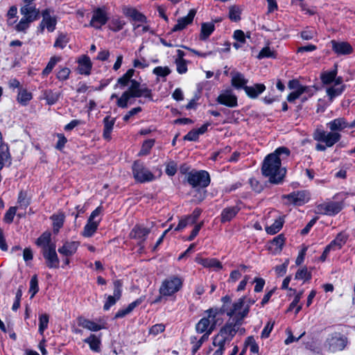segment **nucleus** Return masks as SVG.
Listing matches in <instances>:
<instances>
[{"label": "nucleus", "instance_id": "1", "mask_svg": "<svg viewBox=\"0 0 355 355\" xmlns=\"http://www.w3.org/2000/svg\"><path fill=\"white\" fill-rule=\"evenodd\" d=\"M289 155L290 150L287 148L279 147L265 157L261 171L270 182L278 184L282 182L286 174V169L281 166L282 160Z\"/></svg>", "mask_w": 355, "mask_h": 355}, {"label": "nucleus", "instance_id": "2", "mask_svg": "<svg viewBox=\"0 0 355 355\" xmlns=\"http://www.w3.org/2000/svg\"><path fill=\"white\" fill-rule=\"evenodd\" d=\"M348 122L343 117L336 118L327 123L330 132L317 129L313 133V138L318 141L324 142L327 147L333 146L341 138L339 132L347 128Z\"/></svg>", "mask_w": 355, "mask_h": 355}, {"label": "nucleus", "instance_id": "3", "mask_svg": "<svg viewBox=\"0 0 355 355\" xmlns=\"http://www.w3.org/2000/svg\"><path fill=\"white\" fill-rule=\"evenodd\" d=\"M221 302H223L220 307L221 313L232 318L231 321L241 325L250 311V304H245V297L232 302L231 297L225 295L221 298Z\"/></svg>", "mask_w": 355, "mask_h": 355}, {"label": "nucleus", "instance_id": "4", "mask_svg": "<svg viewBox=\"0 0 355 355\" xmlns=\"http://www.w3.org/2000/svg\"><path fill=\"white\" fill-rule=\"evenodd\" d=\"M183 279L178 275H171L164 279L159 286V293L168 297L173 296L182 288Z\"/></svg>", "mask_w": 355, "mask_h": 355}, {"label": "nucleus", "instance_id": "5", "mask_svg": "<svg viewBox=\"0 0 355 355\" xmlns=\"http://www.w3.org/2000/svg\"><path fill=\"white\" fill-rule=\"evenodd\" d=\"M103 210V207L99 206L92 212L81 233L84 237H91L96 232L101 221V218H97Z\"/></svg>", "mask_w": 355, "mask_h": 355}, {"label": "nucleus", "instance_id": "6", "mask_svg": "<svg viewBox=\"0 0 355 355\" xmlns=\"http://www.w3.org/2000/svg\"><path fill=\"white\" fill-rule=\"evenodd\" d=\"M347 343V338L345 336L334 333L327 338L324 346L329 352L334 353L343 350Z\"/></svg>", "mask_w": 355, "mask_h": 355}, {"label": "nucleus", "instance_id": "7", "mask_svg": "<svg viewBox=\"0 0 355 355\" xmlns=\"http://www.w3.org/2000/svg\"><path fill=\"white\" fill-rule=\"evenodd\" d=\"M53 13V11L50 8H46L42 12V19L38 26V31L41 33L44 32L45 28L50 33L55 31L58 19Z\"/></svg>", "mask_w": 355, "mask_h": 355}, {"label": "nucleus", "instance_id": "8", "mask_svg": "<svg viewBox=\"0 0 355 355\" xmlns=\"http://www.w3.org/2000/svg\"><path fill=\"white\" fill-rule=\"evenodd\" d=\"M187 181L193 187H207L210 183V177L205 171H192L187 175Z\"/></svg>", "mask_w": 355, "mask_h": 355}, {"label": "nucleus", "instance_id": "9", "mask_svg": "<svg viewBox=\"0 0 355 355\" xmlns=\"http://www.w3.org/2000/svg\"><path fill=\"white\" fill-rule=\"evenodd\" d=\"M132 174L135 180L140 183L150 182L155 179V175L152 172L139 162H134L132 165Z\"/></svg>", "mask_w": 355, "mask_h": 355}, {"label": "nucleus", "instance_id": "10", "mask_svg": "<svg viewBox=\"0 0 355 355\" xmlns=\"http://www.w3.org/2000/svg\"><path fill=\"white\" fill-rule=\"evenodd\" d=\"M216 101L229 107H235L238 105L237 97L230 89L222 91L217 97Z\"/></svg>", "mask_w": 355, "mask_h": 355}, {"label": "nucleus", "instance_id": "11", "mask_svg": "<svg viewBox=\"0 0 355 355\" xmlns=\"http://www.w3.org/2000/svg\"><path fill=\"white\" fill-rule=\"evenodd\" d=\"M108 20L106 12L101 8L95 9L90 21L89 25L96 29H99L105 25Z\"/></svg>", "mask_w": 355, "mask_h": 355}, {"label": "nucleus", "instance_id": "12", "mask_svg": "<svg viewBox=\"0 0 355 355\" xmlns=\"http://www.w3.org/2000/svg\"><path fill=\"white\" fill-rule=\"evenodd\" d=\"M42 254L46 259V266L49 268H58L60 260L55 251V246H51L42 250Z\"/></svg>", "mask_w": 355, "mask_h": 355}, {"label": "nucleus", "instance_id": "13", "mask_svg": "<svg viewBox=\"0 0 355 355\" xmlns=\"http://www.w3.org/2000/svg\"><path fill=\"white\" fill-rule=\"evenodd\" d=\"M240 324L234 322L233 321L229 320L227 323L220 329L218 333L221 335L222 337L227 340V343L230 342L236 333L237 332Z\"/></svg>", "mask_w": 355, "mask_h": 355}, {"label": "nucleus", "instance_id": "14", "mask_svg": "<svg viewBox=\"0 0 355 355\" xmlns=\"http://www.w3.org/2000/svg\"><path fill=\"white\" fill-rule=\"evenodd\" d=\"M342 204L338 202H331L318 206L319 213L326 215H335L342 209Z\"/></svg>", "mask_w": 355, "mask_h": 355}, {"label": "nucleus", "instance_id": "15", "mask_svg": "<svg viewBox=\"0 0 355 355\" xmlns=\"http://www.w3.org/2000/svg\"><path fill=\"white\" fill-rule=\"evenodd\" d=\"M284 198L287 199L288 202L295 205H301L309 200V196L305 191L293 192L284 196Z\"/></svg>", "mask_w": 355, "mask_h": 355}, {"label": "nucleus", "instance_id": "16", "mask_svg": "<svg viewBox=\"0 0 355 355\" xmlns=\"http://www.w3.org/2000/svg\"><path fill=\"white\" fill-rule=\"evenodd\" d=\"M131 87L132 88L135 97L139 98L144 96L150 100L153 99L151 90L146 87H141L140 83L136 80H131Z\"/></svg>", "mask_w": 355, "mask_h": 355}, {"label": "nucleus", "instance_id": "17", "mask_svg": "<svg viewBox=\"0 0 355 355\" xmlns=\"http://www.w3.org/2000/svg\"><path fill=\"white\" fill-rule=\"evenodd\" d=\"M20 13L25 17L32 21L39 18L40 10L33 5H24L20 8Z\"/></svg>", "mask_w": 355, "mask_h": 355}, {"label": "nucleus", "instance_id": "18", "mask_svg": "<svg viewBox=\"0 0 355 355\" xmlns=\"http://www.w3.org/2000/svg\"><path fill=\"white\" fill-rule=\"evenodd\" d=\"M196 11L194 9L190 10L187 16L181 17L178 19V22L173 26L172 31H179L185 28L187 25L192 23L193 18L196 15Z\"/></svg>", "mask_w": 355, "mask_h": 355}, {"label": "nucleus", "instance_id": "19", "mask_svg": "<svg viewBox=\"0 0 355 355\" xmlns=\"http://www.w3.org/2000/svg\"><path fill=\"white\" fill-rule=\"evenodd\" d=\"M80 243L78 241H65L64 244L58 250V252L66 257H70L74 254L79 246Z\"/></svg>", "mask_w": 355, "mask_h": 355}, {"label": "nucleus", "instance_id": "20", "mask_svg": "<svg viewBox=\"0 0 355 355\" xmlns=\"http://www.w3.org/2000/svg\"><path fill=\"white\" fill-rule=\"evenodd\" d=\"M219 313H222L220 309H218L217 308H211L205 311V315L203 317L210 323L211 330L215 329L219 321V318H218Z\"/></svg>", "mask_w": 355, "mask_h": 355}, {"label": "nucleus", "instance_id": "21", "mask_svg": "<svg viewBox=\"0 0 355 355\" xmlns=\"http://www.w3.org/2000/svg\"><path fill=\"white\" fill-rule=\"evenodd\" d=\"M288 87L293 89L292 92L288 96L287 100L289 102H294L295 99L302 96L304 90L301 89V84L297 80H293L289 82Z\"/></svg>", "mask_w": 355, "mask_h": 355}, {"label": "nucleus", "instance_id": "22", "mask_svg": "<svg viewBox=\"0 0 355 355\" xmlns=\"http://www.w3.org/2000/svg\"><path fill=\"white\" fill-rule=\"evenodd\" d=\"M78 71L83 75L88 76L90 74L92 64L90 58L87 55L81 56L78 60Z\"/></svg>", "mask_w": 355, "mask_h": 355}, {"label": "nucleus", "instance_id": "23", "mask_svg": "<svg viewBox=\"0 0 355 355\" xmlns=\"http://www.w3.org/2000/svg\"><path fill=\"white\" fill-rule=\"evenodd\" d=\"M332 49L338 55H346L352 52V46L345 42H336L332 40L331 42Z\"/></svg>", "mask_w": 355, "mask_h": 355}, {"label": "nucleus", "instance_id": "24", "mask_svg": "<svg viewBox=\"0 0 355 355\" xmlns=\"http://www.w3.org/2000/svg\"><path fill=\"white\" fill-rule=\"evenodd\" d=\"M78 324L83 328L87 329L92 331H98L104 328V327L100 324H97L94 321L89 320L83 317L78 318Z\"/></svg>", "mask_w": 355, "mask_h": 355}, {"label": "nucleus", "instance_id": "25", "mask_svg": "<svg viewBox=\"0 0 355 355\" xmlns=\"http://www.w3.org/2000/svg\"><path fill=\"white\" fill-rule=\"evenodd\" d=\"M132 91V88L131 85H130L128 89L125 90L120 97L118 98L116 101V105L118 107L121 108L128 107V103L130 98H135L134 96V92Z\"/></svg>", "mask_w": 355, "mask_h": 355}, {"label": "nucleus", "instance_id": "26", "mask_svg": "<svg viewBox=\"0 0 355 355\" xmlns=\"http://www.w3.org/2000/svg\"><path fill=\"white\" fill-rule=\"evenodd\" d=\"M347 236L346 234L339 233L334 240H333L328 245H327L332 251L338 250L346 243Z\"/></svg>", "mask_w": 355, "mask_h": 355}, {"label": "nucleus", "instance_id": "27", "mask_svg": "<svg viewBox=\"0 0 355 355\" xmlns=\"http://www.w3.org/2000/svg\"><path fill=\"white\" fill-rule=\"evenodd\" d=\"M144 300V298L143 297H141L139 299L136 300L135 301L131 302L126 308L119 310L115 314L114 318H120L125 317L126 315L131 313L135 309V307L141 304Z\"/></svg>", "mask_w": 355, "mask_h": 355}, {"label": "nucleus", "instance_id": "28", "mask_svg": "<svg viewBox=\"0 0 355 355\" xmlns=\"http://www.w3.org/2000/svg\"><path fill=\"white\" fill-rule=\"evenodd\" d=\"M239 208L237 206L228 207L225 208L220 214V220L222 223L230 221L238 214Z\"/></svg>", "mask_w": 355, "mask_h": 355}, {"label": "nucleus", "instance_id": "29", "mask_svg": "<svg viewBox=\"0 0 355 355\" xmlns=\"http://www.w3.org/2000/svg\"><path fill=\"white\" fill-rule=\"evenodd\" d=\"M266 89L263 84H255L253 86H245L244 90L246 94L251 98H256Z\"/></svg>", "mask_w": 355, "mask_h": 355}, {"label": "nucleus", "instance_id": "30", "mask_svg": "<svg viewBox=\"0 0 355 355\" xmlns=\"http://www.w3.org/2000/svg\"><path fill=\"white\" fill-rule=\"evenodd\" d=\"M123 12L125 15L131 17L135 21L142 23L146 21V17L133 8L125 7L123 9Z\"/></svg>", "mask_w": 355, "mask_h": 355}, {"label": "nucleus", "instance_id": "31", "mask_svg": "<svg viewBox=\"0 0 355 355\" xmlns=\"http://www.w3.org/2000/svg\"><path fill=\"white\" fill-rule=\"evenodd\" d=\"M33 98V94L26 88H19L17 96V101L21 105L26 106Z\"/></svg>", "mask_w": 355, "mask_h": 355}, {"label": "nucleus", "instance_id": "32", "mask_svg": "<svg viewBox=\"0 0 355 355\" xmlns=\"http://www.w3.org/2000/svg\"><path fill=\"white\" fill-rule=\"evenodd\" d=\"M135 73V70L133 69H128L125 73H124L121 77L118 78L114 87H120L121 89H123L126 87L129 83L131 84L132 77Z\"/></svg>", "mask_w": 355, "mask_h": 355}, {"label": "nucleus", "instance_id": "33", "mask_svg": "<svg viewBox=\"0 0 355 355\" xmlns=\"http://www.w3.org/2000/svg\"><path fill=\"white\" fill-rule=\"evenodd\" d=\"M196 331L198 334H210L214 330H211V324L207 319L202 317L196 325Z\"/></svg>", "mask_w": 355, "mask_h": 355}, {"label": "nucleus", "instance_id": "34", "mask_svg": "<svg viewBox=\"0 0 355 355\" xmlns=\"http://www.w3.org/2000/svg\"><path fill=\"white\" fill-rule=\"evenodd\" d=\"M196 261L198 263L206 268H212L216 270L222 269L221 263L216 259L198 258Z\"/></svg>", "mask_w": 355, "mask_h": 355}, {"label": "nucleus", "instance_id": "35", "mask_svg": "<svg viewBox=\"0 0 355 355\" xmlns=\"http://www.w3.org/2000/svg\"><path fill=\"white\" fill-rule=\"evenodd\" d=\"M42 98L46 100L48 105H53L59 100L60 94L47 89L42 92Z\"/></svg>", "mask_w": 355, "mask_h": 355}, {"label": "nucleus", "instance_id": "36", "mask_svg": "<svg viewBox=\"0 0 355 355\" xmlns=\"http://www.w3.org/2000/svg\"><path fill=\"white\" fill-rule=\"evenodd\" d=\"M36 243L42 248V250H44L51 246H55L54 243L51 242V234L48 232L43 233L37 239Z\"/></svg>", "mask_w": 355, "mask_h": 355}, {"label": "nucleus", "instance_id": "37", "mask_svg": "<svg viewBox=\"0 0 355 355\" xmlns=\"http://www.w3.org/2000/svg\"><path fill=\"white\" fill-rule=\"evenodd\" d=\"M69 42V36L66 33L58 32V36L54 42L53 46L55 48L63 49L66 47Z\"/></svg>", "mask_w": 355, "mask_h": 355}, {"label": "nucleus", "instance_id": "38", "mask_svg": "<svg viewBox=\"0 0 355 355\" xmlns=\"http://www.w3.org/2000/svg\"><path fill=\"white\" fill-rule=\"evenodd\" d=\"M150 230L146 227L141 226L135 227L130 232V236L132 238L145 240L147 235L149 234Z\"/></svg>", "mask_w": 355, "mask_h": 355}, {"label": "nucleus", "instance_id": "39", "mask_svg": "<svg viewBox=\"0 0 355 355\" xmlns=\"http://www.w3.org/2000/svg\"><path fill=\"white\" fill-rule=\"evenodd\" d=\"M84 342L89 345L91 350L96 352H100L101 338L96 335L91 334L84 340Z\"/></svg>", "mask_w": 355, "mask_h": 355}, {"label": "nucleus", "instance_id": "40", "mask_svg": "<svg viewBox=\"0 0 355 355\" xmlns=\"http://www.w3.org/2000/svg\"><path fill=\"white\" fill-rule=\"evenodd\" d=\"M284 241L285 239L284 236L282 234L278 235L271 241L270 249L273 250L274 253L280 252L284 244Z\"/></svg>", "mask_w": 355, "mask_h": 355}, {"label": "nucleus", "instance_id": "41", "mask_svg": "<svg viewBox=\"0 0 355 355\" xmlns=\"http://www.w3.org/2000/svg\"><path fill=\"white\" fill-rule=\"evenodd\" d=\"M215 29L214 24L210 22L203 23L201 25L200 39L201 40H207Z\"/></svg>", "mask_w": 355, "mask_h": 355}, {"label": "nucleus", "instance_id": "42", "mask_svg": "<svg viewBox=\"0 0 355 355\" xmlns=\"http://www.w3.org/2000/svg\"><path fill=\"white\" fill-rule=\"evenodd\" d=\"M247 80L245 79L243 75L239 72L232 73V85L236 88H242L245 86Z\"/></svg>", "mask_w": 355, "mask_h": 355}, {"label": "nucleus", "instance_id": "43", "mask_svg": "<svg viewBox=\"0 0 355 355\" xmlns=\"http://www.w3.org/2000/svg\"><path fill=\"white\" fill-rule=\"evenodd\" d=\"M208 334H203L199 339H198L196 336H191V343L192 344V352L195 354L201 347L202 343L207 341L209 338Z\"/></svg>", "mask_w": 355, "mask_h": 355}, {"label": "nucleus", "instance_id": "44", "mask_svg": "<svg viewBox=\"0 0 355 355\" xmlns=\"http://www.w3.org/2000/svg\"><path fill=\"white\" fill-rule=\"evenodd\" d=\"M115 123V119H111L110 116H106L104 119V130L103 137L104 138L109 139L110 138V134L113 129V126Z\"/></svg>", "mask_w": 355, "mask_h": 355}, {"label": "nucleus", "instance_id": "45", "mask_svg": "<svg viewBox=\"0 0 355 355\" xmlns=\"http://www.w3.org/2000/svg\"><path fill=\"white\" fill-rule=\"evenodd\" d=\"M284 220L282 218L279 217L275 222L270 226L266 227V231L269 234H275L277 233L283 227Z\"/></svg>", "mask_w": 355, "mask_h": 355}, {"label": "nucleus", "instance_id": "46", "mask_svg": "<svg viewBox=\"0 0 355 355\" xmlns=\"http://www.w3.org/2000/svg\"><path fill=\"white\" fill-rule=\"evenodd\" d=\"M53 225V232L57 234L64 223V216L63 214H54L51 216Z\"/></svg>", "mask_w": 355, "mask_h": 355}, {"label": "nucleus", "instance_id": "47", "mask_svg": "<svg viewBox=\"0 0 355 355\" xmlns=\"http://www.w3.org/2000/svg\"><path fill=\"white\" fill-rule=\"evenodd\" d=\"M62 60L60 56H53L50 58L46 67L42 71V76H48L53 70L54 67L56 65L57 63L60 62Z\"/></svg>", "mask_w": 355, "mask_h": 355}, {"label": "nucleus", "instance_id": "48", "mask_svg": "<svg viewBox=\"0 0 355 355\" xmlns=\"http://www.w3.org/2000/svg\"><path fill=\"white\" fill-rule=\"evenodd\" d=\"M345 89L344 85L330 87L327 89V94L329 97L330 100L332 101L335 97L340 95Z\"/></svg>", "mask_w": 355, "mask_h": 355}, {"label": "nucleus", "instance_id": "49", "mask_svg": "<svg viewBox=\"0 0 355 355\" xmlns=\"http://www.w3.org/2000/svg\"><path fill=\"white\" fill-rule=\"evenodd\" d=\"M33 21L25 18L22 17L19 21L15 25V30L17 32H23L26 33V31L29 28L31 24Z\"/></svg>", "mask_w": 355, "mask_h": 355}, {"label": "nucleus", "instance_id": "50", "mask_svg": "<svg viewBox=\"0 0 355 355\" xmlns=\"http://www.w3.org/2000/svg\"><path fill=\"white\" fill-rule=\"evenodd\" d=\"M337 76V69L331 71H325L321 74V80L323 84L328 85L335 80Z\"/></svg>", "mask_w": 355, "mask_h": 355}, {"label": "nucleus", "instance_id": "51", "mask_svg": "<svg viewBox=\"0 0 355 355\" xmlns=\"http://www.w3.org/2000/svg\"><path fill=\"white\" fill-rule=\"evenodd\" d=\"M125 24V22L121 18L119 17H116V18H113L110 24H109V27L110 28L114 31V32H118L119 31H121V29H123L124 25Z\"/></svg>", "mask_w": 355, "mask_h": 355}, {"label": "nucleus", "instance_id": "52", "mask_svg": "<svg viewBox=\"0 0 355 355\" xmlns=\"http://www.w3.org/2000/svg\"><path fill=\"white\" fill-rule=\"evenodd\" d=\"M245 345L249 347L250 355H259V346L253 337H248L245 340Z\"/></svg>", "mask_w": 355, "mask_h": 355}, {"label": "nucleus", "instance_id": "53", "mask_svg": "<svg viewBox=\"0 0 355 355\" xmlns=\"http://www.w3.org/2000/svg\"><path fill=\"white\" fill-rule=\"evenodd\" d=\"M276 52L271 49L269 46L263 47L257 55L258 59H263L266 58H275Z\"/></svg>", "mask_w": 355, "mask_h": 355}, {"label": "nucleus", "instance_id": "54", "mask_svg": "<svg viewBox=\"0 0 355 355\" xmlns=\"http://www.w3.org/2000/svg\"><path fill=\"white\" fill-rule=\"evenodd\" d=\"M49 318L46 313L42 314L39 318V332L43 334L45 329H47L49 324Z\"/></svg>", "mask_w": 355, "mask_h": 355}, {"label": "nucleus", "instance_id": "55", "mask_svg": "<svg viewBox=\"0 0 355 355\" xmlns=\"http://www.w3.org/2000/svg\"><path fill=\"white\" fill-rule=\"evenodd\" d=\"M301 89L302 90H304V91L303 92V94L302 96V102L307 101L309 98L313 96L316 91V89L313 87L304 86L302 85H301Z\"/></svg>", "mask_w": 355, "mask_h": 355}, {"label": "nucleus", "instance_id": "56", "mask_svg": "<svg viewBox=\"0 0 355 355\" xmlns=\"http://www.w3.org/2000/svg\"><path fill=\"white\" fill-rule=\"evenodd\" d=\"M241 9L237 6H231L229 10V17L232 21H238L241 19Z\"/></svg>", "mask_w": 355, "mask_h": 355}, {"label": "nucleus", "instance_id": "57", "mask_svg": "<svg viewBox=\"0 0 355 355\" xmlns=\"http://www.w3.org/2000/svg\"><path fill=\"white\" fill-rule=\"evenodd\" d=\"M176 70L178 73L184 74L187 72V61L185 60H175Z\"/></svg>", "mask_w": 355, "mask_h": 355}, {"label": "nucleus", "instance_id": "58", "mask_svg": "<svg viewBox=\"0 0 355 355\" xmlns=\"http://www.w3.org/2000/svg\"><path fill=\"white\" fill-rule=\"evenodd\" d=\"M155 144V141L153 139H148L144 142L141 149L139 153V155H148L153 146Z\"/></svg>", "mask_w": 355, "mask_h": 355}, {"label": "nucleus", "instance_id": "59", "mask_svg": "<svg viewBox=\"0 0 355 355\" xmlns=\"http://www.w3.org/2000/svg\"><path fill=\"white\" fill-rule=\"evenodd\" d=\"M38 280L37 275H33L30 281V288L29 292L31 293V298H33L35 295L38 292Z\"/></svg>", "mask_w": 355, "mask_h": 355}, {"label": "nucleus", "instance_id": "60", "mask_svg": "<svg viewBox=\"0 0 355 355\" xmlns=\"http://www.w3.org/2000/svg\"><path fill=\"white\" fill-rule=\"evenodd\" d=\"M71 70L67 67H62L57 72L56 77L59 80L64 81L69 78Z\"/></svg>", "mask_w": 355, "mask_h": 355}, {"label": "nucleus", "instance_id": "61", "mask_svg": "<svg viewBox=\"0 0 355 355\" xmlns=\"http://www.w3.org/2000/svg\"><path fill=\"white\" fill-rule=\"evenodd\" d=\"M227 342V340L225 338L218 334L214 337L212 344L218 348L225 349V345Z\"/></svg>", "mask_w": 355, "mask_h": 355}, {"label": "nucleus", "instance_id": "62", "mask_svg": "<svg viewBox=\"0 0 355 355\" xmlns=\"http://www.w3.org/2000/svg\"><path fill=\"white\" fill-rule=\"evenodd\" d=\"M113 284H114L113 296L116 297V298H118L119 300L121 297L123 283L121 280L117 279L114 282Z\"/></svg>", "mask_w": 355, "mask_h": 355}, {"label": "nucleus", "instance_id": "63", "mask_svg": "<svg viewBox=\"0 0 355 355\" xmlns=\"http://www.w3.org/2000/svg\"><path fill=\"white\" fill-rule=\"evenodd\" d=\"M17 207H11L8 209L4 216V221L7 223H11L13 221L14 216L16 214Z\"/></svg>", "mask_w": 355, "mask_h": 355}, {"label": "nucleus", "instance_id": "64", "mask_svg": "<svg viewBox=\"0 0 355 355\" xmlns=\"http://www.w3.org/2000/svg\"><path fill=\"white\" fill-rule=\"evenodd\" d=\"M171 73L168 67H157L153 69V73L161 77H166Z\"/></svg>", "mask_w": 355, "mask_h": 355}]
</instances>
